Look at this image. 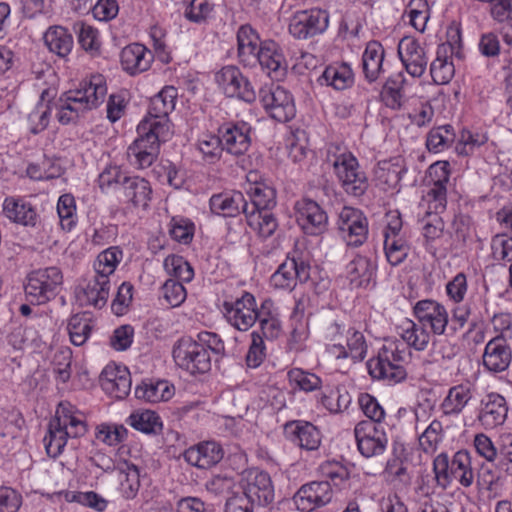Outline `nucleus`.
<instances>
[{"instance_id": "42", "label": "nucleus", "mask_w": 512, "mask_h": 512, "mask_svg": "<svg viewBox=\"0 0 512 512\" xmlns=\"http://www.w3.org/2000/svg\"><path fill=\"white\" fill-rule=\"evenodd\" d=\"M472 398L471 389L464 384L453 386L444 398L441 408L445 415H458Z\"/></svg>"}, {"instance_id": "59", "label": "nucleus", "mask_w": 512, "mask_h": 512, "mask_svg": "<svg viewBox=\"0 0 512 512\" xmlns=\"http://www.w3.org/2000/svg\"><path fill=\"white\" fill-rule=\"evenodd\" d=\"M127 436V429L122 425H110V424H100L96 428L95 437L97 440L109 445L114 446L122 441Z\"/></svg>"}, {"instance_id": "64", "label": "nucleus", "mask_w": 512, "mask_h": 512, "mask_svg": "<svg viewBox=\"0 0 512 512\" xmlns=\"http://www.w3.org/2000/svg\"><path fill=\"white\" fill-rule=\"evenodd\" d=\"M347 352L353 361H362L366 357L367 344L364 335L355 330L349 329L347 332Z\"/></svg>"}, {"instance_id": "51", "label": "nucleus", "mask_w": 512, "mask_h": 512, "mask_svg": "<svg viewBox=\"0 0 512 512\" xmlns=\"http://www.w3.org/2000/svg\"><path fill=\"white\" fill-rule=\"evenodd\" d=\"M289 383L294 388L305 392H312L321 388L322 381L314 373L304 371L300 368L290 369L287 373Z\"/></svg>"}, {"instance_id": "44", "label": "nucleus", "mask_w": 512, "mask_h": 512, "mask_svg": "<svg viewBox=\"0 0 512 512\" xmlns=\"http://www.w3.org/2000/svg\"><path fill=\"white\" fill-rule=\"evenodd\" d=\"M453 478L458 480L463 487H470L475 478L472 467V456L467 450L457 451L452 458Z\"/></svg>"}, {"instance_id": "21", "label": "nucleus", "mask_w": 512, "mask_h": 512, "mask_svg": "<svg viewBox=\"0 0 512 512\" xmlns=\"http://www.w3.org/2000/svg\"><path fill=\"white\" fill-rule=\"evenodd\" d=\"M399 58L406 72L414 78H420L426 71L428 59L424 49L411 37L400 40L397 48Z\"/></svg>"}, {"instance_id": "24", "label": "nucleus", "mask_w": 512, "mask_h": 512, "mask_svg": "<svg viewBox=\"0 0 512 512\" xmlns=\"http://www.w3.org/2000/svg\"><path fill=\"white\" fill-rule=\"evenodd\" d=\"M224 456L220 444L214 441H206L185 450V461L200 469H209L218 464Z\"/></svg>"}, {"instance_id": "14", "label": "nucleus", "mask_w": 512, "mask_h": 512, "mask_svg": "<svg viewBox=\"0 0 512 512\" xmlns=\"http://www.w3.org/2000/svg\"><path fill=\"white\" fill-rule=\"evenodd\" d=\"M295 216L298 225L308 235H321L327 230L328 215L314 200L302 198L295 203Z\"/></svg>"}, {"instance_id": "30", "label": "nucleus", "mask_w": 512, "mask_h": 512, "mask_svg": "<svg viewBox=\"0 0 512 512\" xmlns=\"http://www.w3.org/2000/svg\"><path fill=\"white\" fill-rule=\"evenodd\" d=\"M114 477L119 482L118 490L122 497L134 499L140 488V473L138 467L128 461L117 463Z\"/></svg>"}, {"instance_id": "53", "label": "nucleus", "mask_w": 512, "mask_h": 512, "mask_svg": "<svg viewBox=\"0 0 512 512\" xmlns=\"http://www.w3.org/2000/svg\"><path fill=\"white\" fill-rule=\"evenodd\" d=\"M197 149L211 163L219 160L224 151L220 134H204L197 141Z\"/></svg>"}, {"instance_id": "38", "label": "nucleus", "mask_w": 512, "mask_h": 512, "mask_svg": "<svg viewBox=\"0 0 512 512\" xmlns=\"http://www.w3.org/2000/svg\"><path fill=\"white\" fill-rule=\"evenodd\" d=\"M54 418L55 420H59L62 429L68 432V437L78 438L83 436L87 431L86 422L75 415L73 406L68 403L59 404Z\"/></svg>"}, {"instance_id": "58", "label": "nucleus", "mask_w": 512, "mask_h": 512, "mask_svg": "<svg viewBox=\"0 0 512 512\" xmlns=\"http://www.w3.org/2000/svg\"><path fill=\"white\" fill-rule=\"evenodd\" d=\"M440 214L441 213L425 212V216L421 219L426 244L439 239L443 235L445 224Z\"/></svg>"}, {"instance_id": "45", "label": "nucleus", "mask_w": 512, "mask_h": 512, "mask_svg": "<svg viewBox=\"0 0 512 512\" xmlns=\"http://www.w3.org/2000/svg\"><path fill=\"white\" fill-rule=\"evenodd\" d=\"M59 420L53 418L48 425V431L43 439L46 453L49 457H58L67 444L68 432L60 426Z\"/></svg>"}, {"instance_id": "34", "label": "nucleus", "mask_w": 512, "mask_h": 512, "mask_svg": "<svg viewBox=\"0 0 512 512\" xmlns=\"http://www.w3.org/2000/svg\"><path fill=\"white\" fill-rule=\"evenodd\" d=\"M384 56L385 50L380 42H368L362 56V65L365 78L369 82H374L378 79L382 71Z\"/></svg>"}, {"instance_id": "5", "label": "nucleus", "mask_w": 512, "mask_h": 512, "mask_svg": "<svg viewBox=\"0 0 512 512\" xmlns=\"http://www.w3.org/2000/svg\"><path fill=\"white\" fill-rule=\"evenodd\" d=\"M334 172L344 191L361 197L369 187L368 178L360 169L357 158L350 152L338 155L333 163Z\"/></svg>"}, {"instance_id": "63", "label": "nucleus", "mask_w": 512, "mask_h": 512, "mask_svg": "<svg viewBox=\"0 0 512 512\" xmlns=\"http://www.w3.org/2000/svg\"><path fill=\"white\" fill-rule=\"evenodd\" d=\"M497 468L508 476H512V434H503L499 441Z\"/></svg>"}, {"instance_id": "18", "label": "nucleus", "mask_w": 512, "mask_h": 512, "mask_svg": "<svg viewBox=\"0 0 512 512\" xmlns=\"http://www.w3.org/2000/svg\"><path fill=\"white\" fill-rule=\"evenodd\" d=\"M359 452L366 458L379 456L386 450L388 443L384 431L378 430L372 422L361 421L354 429Z\"/></svg>"}, {"instance_id": "6", "label": "nucleus", "mask_w": 512, "mask_h": 512, "mask_svg": "<svg viewBox=\"0 0 512 512\" xmlns=\"http://www.w3.org/2000/svg\"><path fill=\"white\" fill-rule=\"evenodd\" d=\"M172 356L177 366L191 374H203L211 369L209 352L191 337L179 339L173 347Z\"/></svg>"}, {"instance_id": "61", "label": "nucleus", "mask_w": 512, "mask_h": 512, "mask_svg": "<svg viewBox=\"0 0 512 512\" xmlns=\"http://www.w3.org/2000/svg\"><path fill=\"white\" fill-rule=\"evenodd\" d=\"M75 200L70 194H64L60 196L57 203V212L60 218V224L66 231H71L75 226Z\"/></svg>"}, {"instance_id": "13", "label": "nucleus", "mask_w": 512, "mask_h": 512, "mask_svg": "<svg viewBox=\"0 0 512 512\" xmlns=\"http://www.w3.org/2000/svg\"><path fill=\"white\" fill-rule=\"evenodd\" d=\"M177 98V89L173 86L164 87L151 98L147 116L141 122H148L154 129L165 132L171 131L168 115L174 110Z\"/></svg>"}, {"instance_id": "27", "label": "nucleus", "mask_w": 512, "mask_h": 512, "mask_svg": "<svg viewBox=\"0 0 512 512\" xmlns=\"http://www.w3.org/2000/svg\"><path fill=\"white\" fill-rule=\"evenodd\" d=\"M120 58L123 70L135 75L149 69L153 56L144 45L133 43L122 49Z\"/></svg>"}, {"instance_id": "50", "label": "nucleus", "mask_w": 512, "mask_h": 512, "mask_svg": "<svg viewBox=\"0 0 512 512\" xmlns=\"http://www.w3.org/2000/svg\"><path fill=\"white\" fill-rule=\"evenodd\" d=\"M127 423L134 429L146 434L156 433L162 426L159 416L151 410L132 413L128 417Z\"/></svg>"}, {"instance_id": "47", "label": "nucleus", "mask_w": 512, "mask_h": 512, "mask_svg": "<svg viewBox=\"0 0 512 512\" xmlns=\"http://www.w3.org/2000/svg\"><path fill=\"white\" fill-rule=\"evenodd\" d=\"M92 329V320L84 314L71 316L67 324L70 341L75 346H81L86 343Z\"/></svg>"}, {"instance_id": "25", "label": "nucleus", "mask_w": 512, "mask_h": 512, "mask_svg": "<svg viewBox=\"0 0 512 512\" xmlns=\"http://www.w3.org/2000/svg\"><path fill=\"white\" fill-rule=\"evenodd\" d=\"M484 367L493 373L505 371L512 360V352L503 338L491 339L485 346L482 356Z\"/></svg>"}, {"instance_id": "8", "label": "nucleus", "mask_w": 512, "mask_h": 512, "mask_svg": "<svg viewBox=\"0 0 512 512\" xmlns=\"http://www.w3.org/2000/svg\"><path fill=\"white\" fill-rule=\"evenodd\" d=\"M429 177L433 182L422 201L427 205L425 212L443 213L447 206V184L450 179L448 162H436L429 167Z\"/></svg>"}, {"instance_id": "48", "label": "nucleus", "mask_w": 512, "mask_h": 512, "mask_svg": "<svg viewBox=\"0 0 512 512\" xmlns=\"http://www.w3.org/2000/svg\"><path fill=\"white\" fill-rule=\"evenodd\" d=\"M401 338L417 351H423L430 342V334L421 324L406 320L402 325Z\"/></svg>"}, {"instance_id": "20", "label": "nucleus", "mask_w": 512, "mask_h": 512, "mask_svg": "<svg viewBox=\"0 0 512 512\" xmlns=\"http://www.w3.org/2000/svg\"><path fill=\"white\" fill-rule=\"evenodd\" d=\"M508 414L505 398L498 393H489L480 401L478 421L486 430L495 429L504 424Z\"/></svg>"}, {"instance_id": "43", "label": "nucleus", "mask_w": 512, "mask_h": 512, "mask_svg": "<svg viewBox=\"0 0 512 512\" xmlns=\"http://www.w3.org/2000/svg\"><path fill=\"white\" fill-rule=\"evenodd\" d=\"M135 396L150 403L167 401L173 396V389L165 380L142 382L135 389Z\"/></svg>"}, {"instance_id": "12", "label": "nucleus", "mask_w": 512, "mask_h": 512, "mask_svg": "<svg viewBox=\"0 0 512 512\" xmlns=\"http://www.w3.org/2000/svg\"><path fill=\"white\" fill-rule=\"evenodd\" d=\"M215 80L228 97H237L247 103H252L256 99L253 86L236 66L223 67L216 73Z\"/></svg>"}, {"instance_id": "54", "label": "nucleus", "mask_w": 512, "mask_h": 512, "mask_svg": "<svg viewBox=\"0 0 512 512\" xmlns=\"http://www.w3.org/2000/svg\"><path fill=\"white\" fill-rule=\"evenodd\" d=\"M384 250L388 262L397 266L402 263L408 255L409 246L402 237H384Z\"/></svg>"}, {"instance_id": "31", "label": "nucleus", "mask_w": 512, "mask_h": 512, "mask_svg": "<svg viewBox=\"0 0 512 512\" xmlns=\"http://www.w3.org/2000/svg\"><path fill=\"white\" fill-rule=\"evenodd\" d=\"M286 430L291 433V440L302 449L316 450L321 444L319 429L310 422L296 421L286 425Z\"/></svg>"}, {"instance_id": "56", "label": "nucleus", "mask_w": 512, "mask_h": 512, "mask_svg": "<svg viewBox=\"0 0 512 512\" xmlns=\"http://www.w3.org/2000/svg\"><path fill=\"white\" fill-rule=\"evenodd\" d=\"M434 480L443 489L447 488L453 479L452 460L447 453H440L433 460Z\"/></svg>"}, {"instance_id": "33", "label": "nucleus", "mask_w": 512, "mask_h": 512, "mask_svg": "<svg viewBox=\"0 0 512 512\" xmlns=\"http://www.w3.org/2000/svg\"><path fill=\"white\" fill-rule=\"evenodd\" d=\"M238 57L246 66H255V55L260 48V39L256 31L249 25H242L237 32Z\"/></svg>"}, {"instance_id": "52", "label": "nucleus", "mask_w": 512, "mask_h": 512, "mask_svg": "<svg viewBox=\"0 0 512 512\" xmlns=\"http://www.w3.org/2000/svg\"><path fill=\"white\" fill-rule=\"evenodd\" d=\"M164 268L179 282H190L194 277L193 268L182 256H167L164 260Z\"/></svg>"}, {"instance_id": "40", "label": "nucleus", "mask_w": 512, "mask_h": 512, "mask_svg": "<svg viewBox=\"0 0 512 512\" xmlns=\"http://www.w3.org/2000/svg\"><path fill=\"white\" fill-rule=\"evenodd\" d=\"M321 79L336 90H345L354 83V74L347 63H336L325 68Z\"/></svg>"}, {"instance_id": "60", "label": "nucleus", "mask_w": 512, "mask_h": 512, "mask_svg": "<svg viewBox=\"0 0 512 512\" xmlns=\"http://www.w3.org/2000/svg\"><path fill=\"white\" fill-rule=\"evenodd\" d=\"M384 473L391 482H396L401 486L410 485L412 480L407 466L397 457H393L387 461Z\"/></svg>"}, {"instance_id": "19", "label": "nucleus", "mask_w": 512, "mask_h": 512, "mask_svg": "<svg viewBox=\"0 0 512 512\" xmlns=\"http://www.w3.org/2000/svg\"><path fill=\"white\" fill-rule=\"evenodd\" d=\"M251 128L245 122L224 123L218 128L224 151L232 155H243L248 151Z\"/></svg>"}, {"instance_id": "9", "label": "nucleus", "mask_w": 512, "mask_h": 512, "mask_svg": "<svg viewBox=\"0 0 512 512\" xmlns=\"http://www.w3.org/2000/svg\"><path fill=\"white\" fill-rule=\"evenodd\" d=\"M329 15L321 9L297 11L290 18L289 33L304 40L322 34L328 27Z\"/></svg>"}, {"instance_id": "17", "label": "nucleus", "mask_w": 512, "mask_h": 512, "mask_svg": "<svg viewBox=\"0 0 512 512\" xmlns=\"http://www.w3.org/2000/svg\"><path fill=\"white\" fill-rule=\"evenodd\" d=\"M413 310L419 324L424 328H430L434 335L446 334L449 315L442 304L431 299L420 300Z\"/></svg>"}, {"instance_id": "23", "label": "nucleus", "mask_w": 512, "mask_h": 512, "mask_svg": "<svg viewBox=\"0 0 512 512\" xmlns=\"http://www.w3.org/2000/svg\"><path fill=\"white\" fill-rule=\"evenodd\" d=\"M103 390L116 399L125 398L131 390V376L126 367L108 365L100 375Z\"/></svg>"}, {"instance_id": "1", "label": "nucleus", "mask_w": 512, "mask_h": 512, "mask_svg": "<svg viewBox=\"0 0 512 512\" xmlns=\"http://www.w3.org/2000/svg\"><path fill=\"white\" fill-rule=\"evenodd\" d=\"M52 92L51 89L43 90L41 103L29 114V120L32 123L38 120L36 126L31 129L34 134L48 126L49 117L53 111L58 121L67 125L76 121L85 111L97 108L105 99L107 87L102 75H94L80 89L69 91L54 103L49 99L54 96L51 95Z\"/></svg>"}, {"instance_id": "46", "label": "nucleus", "mask_w": 512, "mask_h": 512, "mask_svg": "<svg viewBox=\"0 0 512 512\" xmlns=\"http://www.w3.org/2000/svg\"><path fill=\"white\" fill-rule=\"evenodd\" d=\"M347 274L351 284L364 287L372 279L374 266L367 257L357 256L347 265Z\"/></svg>"}, {"instance_id": "35", "label": "nucleus", "mask_w": 512, "mask_h": 512, "mask_svg": "<svg viewBox=\"0 0 512 512\" xmlns=\"http://www.w3.org/2000/svg\"><path fill=\"white\" fill-rule=\"evenodd\" d=\"M122 191L125 198L134 206H141L143 208L148 206L152 193L149 182L138 176L124 178V181H122Z\"/></svg>"}, {"instance_id": "49", "label": "nucleus", "mask_w": 512, "mask_h": 512, "mask_svg": "<svg viewBox=\"0 0 512 512\" xmlns=\"http://www.w3.org/2000/svg\"><path fill=\"white\" fill-rule=\"evenodd\" d=\"M123 256L122 251L118 247H109L99 253L94 261V274L103 275L110 279Z\"/></svg>"}, {"instance_id": "62", "label": "nucleus", "mask_w": 512, "mask_h": 512, "mask_svg": "<svg viewBox=\"0 0 512 512\" xmlns=\"http://www.w3.org/2000/svg\"><path fill=\"white\" fill-rule=\"evenodd\" d=\"M72 351L69 348H61L55 352L52 360L53 372L57 378L66 383L71 377Z\"/></svg>"}, {"instance_id": "55", "label": "nucleus", "mask_w": 512, "mask_h": 512, "mask_svg": "<svg viewBox=\"0 0 512 512\" xmlns=\"http://www.w3.org/2000/svg\"><path fill=\"white\" fill-rule=\"evenodd\" d=\"M442 438V423L438 420H433L419 436V445L425 453L432 454L437 450Z\"/></svg>"}, {"instance_id": "32", "label": "nucleus", "mask_w": 512, "mask_h": 512, "mask_svg": "<svg viewBox=\"0 0 512 512\" xmlns=\"http://www.w3.org/2000/svg\"><path fill=\"white\" fill-rule=\"evenodd\" d=\"M255 173H249L248 180L254 181V185L248 190L250 203L247 202V208L254 211H269L276 205V191L264 182L255 179Z\"/></svg>"}, {"instance_id": "29", "label": "nucleus", "mask_w": 512, "mask_h": 512, "mask_svg": "<svg viewBox=\"0 0 512 512\" xmlns=\"http://www.w3.org/2000/svg\"><path fill=\"white\" fill-rule=\"evenodd\" d=\"M453 47L450 44H442L438 47L436 58L430 65V74L437 85L448 84L454 74L455 68L451 59Z\"/></svg>"}, {"instance_id": "7", "label": "nucleus", "mask_w": 512, "mask_h": 512, "mask_svg": "<svg viewBox=\"0 0 512 512\" xmlns=\"http://www.w3.org/2000/svg\"><path fill=\"white\" fill-rule=\"evenodd\" d=\"M260 101L271 118L286 123L296 114L293 96L279 85L265 86L259 91Z\"/></svg>"}, {"instance_id": "10", "label": "nucleus", "mask_w": 512, "mask_h": 512, "mask_svg": "<svg viewBox=\"0 0 512 512\" xmlns=\"http://www.w3.org/2000/svg\"><path fill=\"white\" fill-rule=\"evenodd\" d=\"M244 495L252 504L266 506L274 500V486L270 475L260 469L252 468L244 472L241 481Z\"/></svg>"}, {"instance_id": "36", "label": "nucleus", "mask_w": 512, "mask_h": 512, "mask_svg": "<svg viewBox=\"0 0 512 512\" xmlns=\"http://www.w3.org/2000/svg\"><path fill=\"white\" fill-rule=\"evenodd\" d=\"M111 289V281L103 275L93 274L84 288L87 303L95 308L106 305Z\"/></svg>"}, {"instance_id": "26", "label": "nucleus", "mask_w": 512, "mask_h": 512, "mask_svg": "<svg viewBox=\"0 0 512 512\" xmlns=\"http://www.w3.org/2000/svg\"><path fill=\"white\" fill-rule=\"evenodd\" d=\"M210 209L217 215L235 217L248 212L247 200L239 191L215 194L210 198Z\"/></svg>"}, {"instance_id": "16", "label": "nucleus", "mask_w": 512, "mask_h": 512, "mask_svg": "<svg viewBox=\"0 0 512 512\" xmlns=\"http://www.w3.org/2000/svg\"><path fill=\"white\" fill-rule=\"evenodd\" d=\"M310 278V265L300 258L287 257L270 279L274 288L292 290L297 283H305Z\"/></svg>"}, {"instance_id": "41", "label": "nucleus", "mask_w": 512, "mask_h": 512, "mask_svg": "<svg viewBox=\"0 0 512 512\" xmlns=\"http://www.w3.org/2000/svg\"><path fill=\"white\" fill-rule=\"evenodd\" d=\"M245 217L248 226L262 239L271 237L278 227V222L270 211L248 210Z\"/></svg>"}, {"instance_id": "3", "label": "nucleus", "mask_w": 512, "mask_h": 512, "mask_svg": "<svg viewBox=\"0 0 512 512\" xmlns=\"http://www.w3.org/2000/svg\"><path fill=\"white\" fill-rule=\"evenodd\" d=\"M405 353L406 349L400 348L395 342L383 345L378 355L367 361L369 375L375 380H384L389 384L402 382L407 377L403 365Z\"/></svg>"}, {"instance_id": "15", "label": "nucleus", "mask_w": 512, "mask_h": 512, "mask_svg": "<svg viewBox=\"0 0 512 512\" xmlns=\"http://www.w3.org/2000/svg\"><path fill=\"white\" fill-rule=\"evenodd\" d=\"M222 307L228 322L240 331H247L257 320L256 299L249 292L235 301H224Z\"/></svg>"}, {"instance_id": "2", "label": "nucleus", "mask_w": 512, "mask_h": 512, "mask_svg": "<svg viewBox=\"0 0 512 512\" xmlns=\"http://www.w3.org/2000/svg\"><path fill=\"white\" fill-rule=\"evenodd\" d=\"M137 133L138 137L127 149V158L130 164L138 168H148L158 158L160 143L166 142L172 132L156 130L148 122H140Z\"/></svg>"}, {"instance_id": "11", "label": "nucleus", "mask_w": 512, "mask_h": 512, "mask_svg": "<svg viewBox=\"0 0 512 512\" xmlns=\"http://www.w3.org/2000/svg\"><path fill=\"white\" fill-rule=\"evenodd\" d=\"M338 229L347 245L359 247L367 240L368 220L361 210L345 206L339 214Z\"/></svg>"}, {"instance_id": "22", "label": "nucleus", "mask_w": 512, "mask_h": 512, "mask_svg": "<svg viewBox=\"0 0 512 512\" xmlns=\"http://www.w3.org/2000/svg\"><path fill=\"white\" fill-rule=\"evenodd\" d=\"M333 496L328 481H314L303 485L295 494V503L303 511H311L328 504Z\"/></svg>"}, {"instance_id": "39", "label": "nucleus", "mask_w": 512, "mask_h": 512, "mask_svg": "<svg viewBox=\"0 0 512 512\" xmlns=\"http://www.w3.org/2000/svg\"><path fill=\"white\" fill-rule=\"evenodd\" d=\"M48 49L60 57H66L72 50V35L61 26L50 27L44 34Z\"/></svg>"}, {"instance_id": "4", "label": "nucleus", "mask_w": 512, "mask_h": 512, "mask_svg": "<svg viewBox=\"0 0 512 512\" xmlns=\"http://www.w3.org/2000/svg\"><path fill=\"white\" fill-rule=\"evenodd\" d=\"M63 283V275L58 267L38 269L28 274L25 293L32 303L45 304L57 295Z\"/></svg>"}, {"instance_id": "57", "label": "nucleus", "mask_w": 512, "mask_h": 512, "mask_svg": "<svg viewBox=\"0 0 512 512\" xmlns=\"http://www.w3.org/2000/svg\"><path fill=\"white\" fill-rule=\"evenodd\" d=\"M454 141L453 127L444 125L432 129L427 137L426 145L430 151L440 152Z\"/></svg>"}, {"instance_id": "37", "label": "nucleus", "mask_w": 512, "mask_h": 512, "mask_svg": "<svg viewBox=\"0 0 512 512\" xmlns=\"http://www.w3.org/2000/svg\"><path fill=\"white\" fill-rule=\"evenodd\" d=\"M3 211L7 218L24 226H35L37 214L30 204L14 198H6Z\"/></svg>"}, {"instance_id": "28", "label": "nucleus", "mask_w": 512, "mask_h": 512, "mask_svg": "<svg viewBox=\"0 0 512 512\" xmlns=\"http://www.w3.org/2000/svg\"><path fill=\"white\" fill-rule=\"evenodd\" d=\"M256 63L272 78H279L285 71V61L278 45L274 41L261 43L258 53L255 55Z\"/></svg>"}]
</instances>
